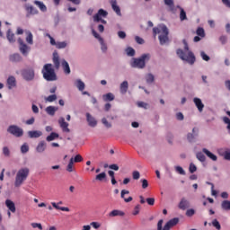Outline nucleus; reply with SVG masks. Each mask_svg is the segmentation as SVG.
Returning a JSON list of instances; mask_svg holds the SVG:
<instances>
[{
  "mask_svg": "<svg viewBox=\"0 0 230 230\" xmlns=\"http://www.w3.org/2000/svg\"><path fill=\"white\" fill-rule=\"evenodd\" d=\"M140 210H141V206L137 205V206L134 208V210H133L132 215H134V216L139 215V211H140Z\"/></svg>",
  "mask_w": 230,
  "mask_h": 230,
  "instance_id": "052dcab7",
  "label": "nucleus"
},
{
  "mask_svg": "<svg viewBox=\"0 0 230 230\" xmlns=\"http://www.w3.org/2000/svg\"><path fill=\"white\" fill-rule=\"evenodd\" d=\"M67 46V43L66 41L57 42L56 48L58 49H64Z\"/></svg>",
  "mask_w": 230,
  "mask_h": 230,
  "instance_id": "58836bf2",
  "label": "nucleus"
},
{
  "mask_svg": "<svg viewBox=\"0 0 230 230\" xmlns=\"http://www.w3.org/2000/svg\"><path fill=\"white\" fill-rule=\"evenodd\" d=\"M104 102H112L114 101V95L111 93H106L102 96Z\"/></svg>",
  "mask_w": 230,
  "mask_h": 230,
  "instance_id": "72a5a7b5",
  "label": "nucleus"
},
{
  "mask_svg": "<svg viewBox=\"0 0 230 230\" xmlns=\"http://www.w3.org/2000/svg\"><path fill=\"white\" fill-rule=\"evenodd\" d=\"M212 226H213V227H216L217 230H221L222 229V226H220V222H218L217 219H214L212 221Z\"/></svg>",
  "mask_w": 230,
  "mask_h": 230,
  "instance_id": "a19ab883",
  "label": "nucleus"
},
{
  "mask_svg": "<svg viewBox=\"0 0 230 230\" xmlns=\"http://www.w3.org/2000/svg\"><path fill=\"white\" fill-rule=\"evenodd\" d=\"M101 17H107L109 15V13L103 9H100L97 13Z\"/></svg>",
  "mask_w": 230,
  "mask_h": 230,
  "instance_id": "4d7b16f0",
  "label": "nucleus"
},
{
  "mask_svg": "<svg viewBox=\"0 0 230 230\" xmlns=\"http://www.w3.org/2000/svg\"><path fill=\"white\" fill-rule=\"evenodd\" d=\"M52 207L55 208V209H58L59 211H66L69 212V208L67 207H60L58 206V203L52 202Z\"/></svg>",
  "mask_w": 230,
  "mask_h": 230,
  "instance_id": "2f4dec72",
  "label": "nucleus"
},
{
  "mask_svg": "<svg viewBox=\"0 0 230 230\" xmlns=\"http://www.w3.org/2000/svg\"><path fill=\"white\" fill-rule=\"evenodd\" d=\"M28 136L29 137H31V139L40 137V136H42V131H39V130L28 131Z\"/></svg>",
  "mask_w": 230,
  "mask_h": 230,
  "instance_id": "aec40b11",
  "label": "nucleus"
},
{
  "mask_svg": "<svg viewBox=\"0 0 230 230\" xmlns=\"http://www.w3.org/2000/svg\"><path fill=\"white\" fill-rule=\"evenodd\" d=\"M203 154L207 155V157H209L212 161H217V157L213 153H211L209 150L203 148L202 149Z\"/></svg>",
  "mask_w": 230,
  "mask_h": 230,
  "instance_id": "b1692460",
  "label": "nucleus"
},
{
  "mask_svg": "<svg viewBox=\"0 0 230 230\" xmlns=\"http://www.w3.org/2000/svg\"><path fill=\"white\" fill-rule=\"evenodd\" d=\"M193 102H194L199 112H202V111H204V103H202V100H200V98L195 97L193 99Z\"/></svg>",
  "mask_w": 230,
  "mask_h": 230,
  "instance_id": "dca6fc26",
  "label": "nucleus"
},
{
  "mask_svg": "<svg viewBox=\"0 0 230 230\" xmlns=\"http://www.w3.org/2000/svg\"><path fill=\"white\" fill-rule=\"evenodd\" d=\"M128 193H130V191H128L127 190H121L120 197H121V199H124L125 202H132V197H128V199H125V195H128Z\"/></svg>",
  "mask_w": 230,
  "mask_h": 230,
  "instance_id": "c756f323",
  "label": "nucleus"
},
{
  "mask_svg": "<svg viewBox=\"0 0 230 230\" xmlns=\"http://www.w3.org/2000/svg\"><path fill=\"white\" fill-rule=\"evenodd\" d=\"M109 217H125V212L114 209L111 212H110Z\"/></svg>",
  "mask_w": 230,
  "mask_h": 230,
  "instance_id": "a878e982",
  "label": "nucleus"
},
{
  "mask_svg": "<svg viewBox=\"0 0 230 230\" xmlns=\"http://www.w3.org/2000/svg\"><path fill=\"white\" fill-rule=\"evenodd\" d=\"M18 43L20 46L19 48H20L21 53L26 57L28 53H30V50L31 49V48H30V46H28L26 43H24V40H22V39L21 38L18 39Z\"/></svg>",
  "mask_w": 230,
  "mask_h": 230,
  "instance_id": "6e6552de",
  "label": "nucleus"
},
{
  "mask_svg": "<svg viewBox=\"0 0 230 230\" xmlns=\"http://www.w3.org/2000/svg\"><path fill=\"white\" fill-rule=\"evenodd\" d=\"M146 83L147 84H152L155 80V77H154V75L152 74H148L146 76Z\"/></svg>",
  "mask_w": 230,
  "mask_h": 230,
  "instance_id": "8fccbe9b",
  "label": "nucleus"
},
{
  "mask_svg": "<svg viewBox=\"0 0 230 230\" xmlns=\"http://www.w3.org/2000/svg\"><path fill=\"white\" fill-rule=\"evenodd\" d=\"M126 52L128 57H134L136 55V50L130 47L126 49Z\"/></svg>",
  "mask_w": 230,
  "mask_h": 230,
  "instance_id": "79ce46f5",
  "label": "nucleus"
},
{
  "mask_svg": "<svg viewBox=\"0 0 230 230\" xmlns=\"http://www.w3.org/2000/svg\"><path fill=\"white\" fill-rule=\"evenodd\" d=\"M86 121L88 122L89 127L94 128L98 125V121L93 115H91V113H86Z\"/></svg>",
  "mask_w": 230,
  "mask_h": 230,
  "instance_id": "f8f14e48",
  "label": "nucleus"
},
{
  "mask_svg": "<svg viewBox=\"0 0 230 230\" xmlns=\"http://www.w3.org/2000/svg\"><path fill=\"white\" fill-rule=\"evenodd\" d=\"M189 172L190 173H195V172H197V165L191 163L189 167Z\"/></svg>",
  "mask_w": 230,
  "mask_h": 230,
  "instance_id": "5fc2aeb1",
  "label": "nucleus"
},
{
  "mask_svg": "<svg viewBox=\"0 0 230 230\" xmlns=\"http://www.w3.org/2000/svg\"><path fill=\"white\" fill-rule=\"evenodd\" d=\"M74 163H82V161H84V157H82L81 155H76L74 158H73Z\"/></svg>",
  "mask_w": 230,
  "mask_h": 230,
  "instance_id": "603ef678",
  "label": "nucleus"
},
{
  "mask_svg": "<svg viewBox=\"0 0 230 230\" xmlns=\"http://www.w3.org/2000/svg\"><path fill=\"white\" fill-rule=\"evenodd\" d=\"M112 10L117 13V15L121 16V9L118 5V2L116 0H111V2Z\"/></svg>",
  "mask_w": 230,
  "mask_h": 230,
  "instance_id": "f3484780",
  "label": "nucleus"
},
{
  "mask_svg": "<svg viewBox=\"0 0 230 230\" xmlns=\"http://www.w3.org/2000/svg\"><path fill=\"white\" fill-rule=\"evenodd\" d=\"M21 152L22 154H27V152H30V146H28V144H23L21 146Z\"/></svg>",
  "mask_w": 230,
  "mask_h": 230,
  "instance_id": "37998d69",
  "label": "nucleus"
},
{
  "mask_svg": "<svg viewBox=\"0 0 230 230\" xmlns=\"http://www.w3.org/2000/svg\"><path fill=\"white\" fill-rule=\"evenodd\" d=\"M107 177V174L105 172H101L96 175L95 179L96 181H103Z\"/></svg>",
  "mask_w": 230,
  "mask_h": 230,
  "instance_id": "49530a36",
  "label": "nucleus"
},
{
  "mask_svg": "<svg viewBox=\"0 0 230 230\" xmlns=\"http://www.w3.org/2000/svg\"><path fill=\"white\" fill-rule=\"evenodd\" d=\"M196 33L199 37L204 38L206 37V32L204 31V28L199 27L196 31Z\"/></svg>",
  "mask_w": 230,
  "mask_h": 230,
  "instance_id": "4c0bfd02",
  "label": "nucleus"
},
{
  "mask_svg": "<svg viewBox=\"0 0 230 230\" xmlns=\"http://www.w3.org/2000/svg\"><path fill=\"white\" fill-rule=\"evenodd\" d=\"M182 43L184 44V50L178 49L176 53L181 60L187 62L190 66H193L197 60L195 54L190 50V47L188 46V41H186V40H183Z\"/></svg>",
  "mask_w": 230,
  "mask_h": 230,
  "instance_id": "f257e3e1",
  "label": "nucleus"
},
{
  "mask_svg": "<svg viewBox=\"0 0 230 230\" xmlns=\"http://www.w3.org/2000/svg\"><path fill=\"white\" fill-rule=\"evenodd\" d=\"M138 107H141L142 109H146L148 107V104L143 102H137Z\"/></svg>",
  "mask_w": 230,
  "mask_h": 230,
  "instance_id": "338daca9",
  "label": "nucleus"
},
{
  "mask_svg": "<svg viewBox=\"0 0 230 230\" xmlns=\"http://www.w3.org/2000/svg\"><path fill=\"white\" fill-rule=\"evenodd\" d=\"M154 35H157V33H160L158 39L160 41V44L163 46L164 44H166L168 42V27L166 25H162L160 27H155L153 29Z\"/></svg>",
  "mask_w": 230,
  "mask_h": 230,
  "instance_id": "7ed1b4c3",
  "label": "nucleus"
},
{
  "mask_svg": "<svg viewBox=\"0 0 230 230\" xmlns=\"http://www.w3.org/2000/svg\"><path fill=\"white\" fill-rule=\"evenodd\" d=\"M196 157L198 160L200 161V163H205L206 162V155L202 152H198L196 154Z\"/></svg>",
  "mask_w": 230,
  "mask_h": 230,
  "instance_id": "e433bc0d",
  "label": "nucleus"
},
{
  "mask_svg": "<svg viewBox=\"0 0 230 230\" xmlns=\"http://www.w3.org/2000/svg\"><path fill=\"white\" fill-rule=\"evenodd\" d=\"M41 73L47 82H55L57 80V73H55L52 64H45Z\"/></svg>",
  "mask_w": 230,
  "mask_h": 230,
  "instance_id": "f03ea898",
  "label": "nucleus"
},
{
  "mask_svg": "<svg viewBox=\"0 0 230 230\" xmlns=\"http://www.w3.org/2000/svg\"><path fill=\"white\" fill-rule=\"evenodd\" d=\"M61 66L63 67V71L65 75H71V68L69 67V63L66 61V59H63L61 62Z\"/></svg>",
  "mask_w": 230,
  "mask_h": 230,
  "instance_id": "a211bd4d",
  "label": "nucleus"
},
{
  "mask_svg": "<svg viewBox=\"0 0 230 230\" xmlns=\"http://www.w3.org/2000/svg\"><path fill=\"white\" fill-rule=\"evenodd\" d=\"M46 146V142L44 140L40 141L36 147V152H38L39 154H42V152H45Z\"/></svg>",
  "mask_w": 230,
  "mask_h": 230,
  "instance_id": "6ab92c4d",
  "label": "nucleus"
},
{
  "mask_svg": "<svg viewBox=\"0 0 230 230\" xmlns=\"http://www.w3.org/2000/svg\"><path fill=\"white\" fill-rule=\"evenodd\" d=\"M5 206L9 209V211H11V213H15V211H17V208H15V203L12 201V199H6Z\"/></svg>",
  "mask_w": 230,
  "mask_h": 230,
  "instance_id": "ddd939ff",
  "label": "nucleus"
},
{
  "mask_svg": "<svg viewBox=\"0 0 230 230\" xmlns=\"http://www.w3.org/2000/svg\"><path fill=\"white\" fill-rule=\"evenodd\" d=\"M163 219H160L157 223V230H163Z\"/></svg>",
  "mask_w": 230,
  "mask_h": 230,
  "instance_id": "774afa93",
  "label": "nucleus"
},
{
  "mask_svg": "<svg viewBox=\"0 0 230 230\" xmlns=\"http://www.w3.org/2000/svg\"><path fill=\"white\" fill-rule=\"evenodd\" d=\"M141 182L143 190H146V188H148V181L146 179H143L141 180Z\"/></svg>",
  "mask_w": 230,
  "mask_h": 230,
  "instance_id": "0e129e2a",
  "label": "nucleus"
},
{
  "mask_svg": "<svg viewBox=\"0 0 230 230\" xmlns=\"http://www.w3.org/2000/svg\"><path fill=\"white\" fill-rule=\"evenodd\" d=\"M175 170L178 173H180V175H186V172L184 171V169H182V167L176 166Z\"/></svg>",
  "mask_w": 230,
  "mask_h": 230,
  "instance_id": "6e6d98bb",
  "label": "nucleus"
},
{
  "mask_svg": "<svg viewBox=\"0 0 230 230\" xmlns=\"http://www.w3.org/2000/svg\"><path fill=\"white\" fill-rule=\"evenodd\" d=\"M146 200L149 206H154L155 204V199L154 198H147Z\"/></svg>",
  "mask_w": 230,
  "mask_h": 230,
  "instance_id": "680f3d73",
  "label": "nucleus"
},
{
  "mask_svg": "<svg viewBox=\"0 0 230 230\" xmlns=\"http://www.w3.org/2000/svg\"><path fill=\"white\" fill-rule=\"evenodd\" d=\"M102 123L106 127V128H111V127H112V124H111V122H109L105 118H102Z\"/></svg>",
  "mask_w": 230,
  "mask_h": 230,
  "instance_id": "de8ad7c7",
  "label": "nucleus"
},
{
  "mask_svg": "<svg viewBox=\"0 0 230 230\" xmlns=\"http://www.w3.org/2000/svg\"><path fill=\"white\" fill-rule=\"evenodd\" d=\"M59 127L62 128L63 132L69 133L71 132V129H69V123L66 122V119L61 117L58 119Z\"/></svg>",
  "mask_w": 230,
  "mask_h": 230,
  "instance_id": "9d476101",
  "label": "nucleus"
},
{
  "mask_svg": "<svg viewBox=\"0 0 230 230\" xmlns=\"http://www.w3.org/2000/svg\"><path fill=\"white\" fill-rule=\"evenodd\" d=\"M46 112L49 114V116H55V112L58 111V107L56 106H49L46 108Z\"/></svg>",
  "mask_w": 230,
  "mask_h": 230,
  "instance_id": "4be33fe9",
  "label": "nucleus"
},
{
  "mask_svg": "<svg viewBox=\"0 0 230 230\" xmlns=\"http://www.w3.org/2000/svg\"><path fill=\"white\" fill-rule=\"evenodd\" d=\"M7 132L14 136V137H22L24 136V130L18 126L11 125L7 128Z\"/></svg>",
  "mask_w": 230,
  "mask_h": 230,
  "instance_id": "423d86ee",
  "label": "nucleus"
},
{
  "mask_svg": "<svg viewBox=\"0 0 230 230\" xmlns=\"http://www.w3.org/2000/svg\"><path fill=\"white\" fill-rule=\"evenodd\" d=\"M6 37H7V40H9L11 44H13V42H15V34L13 33L12 30L7 31Z\"/></svg>",
  "mask_w": 230,
  "mask_h": 230,
  "instance_id": "393cba45",
  "label": "nucleus"
},
{
  "mask_svg": "<svg viewBox=\"0 0 230 230\" xmlns=\"http://www.w3.org/2000/svg\"><path fill=\"white\" fill-rule=\"evenodd\" d=\"M187 217H193L195 215V210L193 208H190L186 211Z\"/></svg>",
  "mask_w": 230,
  "mask_h": 230,
  "instance_id": "69168bd1",
  "label": "nucleus"
},
{
  "mask_svg": "<svg viewBox=\"0 0 230 230\" xmlns=\"http://www.w3.org/2000/svg\"><path fill=\"white\" fill-rule=\"evenodd\" d=\"M34 4H36V6H39V8L41 12H47L48 11V7H46V4H44V3H42L39 0H35Z\"/></svg>",
  "mask_w": 230,
  "mask_h": 230,
  "instance_id": "cd10ccee",
  "label": "nucleus"
},
{
  "mask_svg": "<svg viewBox=\"0 0 230 230\" xmlns=\"http://www.w3.org/2000/svg\"><path fill=\"white\" fill-rule=\"evenodd\" d=\"M30 175V169L27 167L20 169L15 177L14 186L15 188H19L22 186V184L28 179V176Z\"/></svg>",
  "mask_w": 230,
  "mask_h": 230,
  "instance_id": "20e7f679",
  "label": "nucleus"
},
{
  "mask_svg": "<svg viewBox=\"0 0 230 230\" xmlns=\"http://www.w3.org/2000/svg\"><path fill=\"white\" fill-rule=\"evenodd\" d=\"M31 227H33V229H40L42 230V224L40 223H31Z\"/></svg>",
  "mask_w": 230,
  "mask_h": 230,
  "instance_id": "bf43d9fd",
  "label": "nucleus"
},
{
  "mask_svg": "<svg viewBox=\"0 0 230 230\" xmlns=\"http://www.w3.org/2000/svg\"><path fill=\"white\" fill-rule=\"evenodd\" d=\"M25 12L26 17L30 19L32 15H37L39 13V10L35 8L33 5L25 4Z\"/></svg>",
  "mask_w": 230,
  "mask_h": 230,
  "instance_id": "1a4fd4ad",
  "label": "nucleus"
},
{
  "mask_svg": "<svg viewBox=\"0 0 230 230\" xmlns=\"http://www.w3.org/2000/svg\"><path fill=\"white\" fill-rule=\"evenodd\" d=\"M221 208L224 211H230V200L225 199L221 202Z\"/></svg>",
  "mask_w": 230,
  "mask_h": 230,
  "instance_id": "c85d7f7f",
  "label": "nucleus"
},
{
  "mask_svg": "<svg viewBox=\"0 0 230 230\" xmlns=\"http://www.w3.org/2000/svg\"><path fill=\"white\" fill-rule=\"evenodd\" d=\"M223 121H224V123H226L227 125L226 128L229 130V128H230V119H229V117H224Z\"/></svg>",
  "mask_w": 230,
  "mask_h": 230,
  "instance_id": "e2e57ef3",
  "label": "nucleus"
},
{
  "mask_svg": "<svg viewBox=\"0 0 230 230\" xmlns=\"http://www.w3.org/2000/svg\"><path fill=\"white\" fill-rule=\"evenodd\" d=\"M73 164H75V161L73 160V157L70 159L67 166H66V171L71 172H73Z\"/></svg>",
  "mask_w": 230,
  "mask_h": 230,
  "instance_id": "ea45409f",
  "label": "nucleus"
},
{
  "mask_svg": "<svg viewBox=\"0 0 230 230\" xmlns=\"http://www.w3.org/2000/svg\"><path fill=\"white\" fill-rule=\"evenodd\" d=\"M200 57L203 60H205V62H209V60H210L209 56H208V54H206V52H204V51L200 52Z\"/></svg>",
  "mask_w": 230,
  "mask_h": 230,
  "instance_id": "09e8293b",
  "label": "nucleus"
},
{
  "mask_svg": "<svg viewBox=\"0 0 230 230\" xmlns=\"http://www.w3.org/2000/svg\"><path fill=\"white\" fill-rule=\"evenodd\" d=\"M128 91V82L123 81L120 84V93L121 94H126V93Z\"/></svg>",
  "mask_w": 230,
  "mask_h": 230,
  "instance_id": "5701e85b",
  "label": "nucleus"
},
{
  "mask_svg": "<svg viewBox=\"0 0 230 230\" xmlns=\"http://www.w3.org/2000/svg\"><path fill=\"white\" fill-rule=\"evenodd\" d=\"M92 33H93V37L95 39H98V40L100 42H103V38H102V36H100V34H98V32H96V31H94V29L92 30Z\"/></svg>",
  "mask_w": 230,
  "mask_h": 230,
  "instance_id": "c03bdc74",
  "label": "nucleus"
},
{
  "mask_svg": "<svg viewBox=\"0 0 230 230\" xmlns=\"http://www.w3.org/2000/svg\"><path fill=\"white\" fill-rule=\"evenodd\" d=\"M3 154L5 155V157H10V149L8 146H4L3 147Z\"/></svg>",
  "mask_w": 230,
  "mask_h": 230,
  "instance_id": "13d9d810",
  "label": "nucleus"
},
{
  "mask_svg": "<svg viewBox=\"0 0 230 230\" xmlns=\"http://www.w3.org/2000/svg\"><path fill=\"white\" fill-rule=\"evenodd\" d=\"M53 64L55 66V69H60V57L58 56V52L53 53Z\"/></svg>",
  "mask_w": 230,
  "mask_h": 230,
  "instance_id": "4468645a",
  "label": "nucleus"
},
{
  "mask_svg": "<svg viewBox=\"0 0 230 230\" xmlns=\"http://www.w3.org/2000/svg\"><path fill=\"white\" fill-rule=\"evenodd\" d=\"M146 60H150V54H143L140 58H133V62H131V67H137V69H144L145 66H146Z\"/></svg>",
  "mask_w": 230,
  "mask_h": 230,
  "instance_id": "39448f33",
  "label": "nucleus"
},
{
  "mask_svg": "<svg viewBox=\"0 0 230 230\" xmlns=\"http://www.w3.org/2000/svg\"><path fill=\"white\" fill-rule=\"evenodd\" d=\"M220 155H223L224 159H226V161H230V150H226L224 152V149H219L218 150Z\"/></svg>",
  "mask_w": 230,
  "mask_h": 230,
  "instance_id": "bb28decb",
  "label": "nucleus"
},
{
  "mask_svg": "<svg viewBox=\"0 0 230 230\" xmlns=\"http://www.w3.org/2000/svg\"><path fill=\"white\" fill-rule=\"evenodd\" d=\"M75 86L77 87V89H78L79 91H84V89H85V84H84L82 80L77 79V80L75 82Z\"/></svg>",
  "mask_w": 230,
  "mask_h": 230,
  "instance_id": "7c9ffc66",
  "label": "nucleus"
},
{
  "mask_svg": "<svg viewBox=\"0 0 230 230\" xmlns=\"http://www.w3.org/2000/svg\"><path fill=\"white\" fill-rule=\"evenodd\" d=\"M22 76L24 78L27 82H31L33 78H35V71L31 68H27L22 71Z\"/></svg>",
  "mask_w": 230,
  "mask_h": 230,
  "instance_id": "0eeeda50",
  "label": "nucleus"
},
{
  "mask_svg": "<svg viewBox=\"0 0 230 230\" xmlns=\"http://www.w3.org/2000/svg\"><path fill=\"white\" fill-rule=\"evenodd\" d=\"M46 102H49V103L55 102L57 100V95L52 94L45 98Z\"/></svg>",
  "mask_w": 230,
  "mask_h": 230,
  "instance_id": "a18cd8bd",
  "label": "nucleus"
},
{
  "mask_svg": "<svg viewBox=\"0 0 230 230\" xmlns=\"http://www.w3.org/2000/svg\"><path fill=\"white\" fill-rule=\"evenodd\" d=\"M7 85L8 89H13V87L17 86V80H15V77L13 75L8 77Z\"/></svg>",
  "mask_w": 230,
  "mask_h": 230,
  "instance_id": "2eb2a0df",
  "label": "nucleus"
},
{
  "mask_svg": "<svg viewBox=\"0 0 230 230\" xmlns=\"http://www.w3.org/2000/svg\"><path fill=\"white\" fill-rule=\"evenodd\" d=\"M164 4H166V6H169V8H171V10H173L174 4H173V0H164Z\"/></svg>",
  "mask_w": 230,
  "mask_h": 230,
  "instance_id": "3c124183",
  "label": "nucleus"
},
{
  "mask_svg": "<svg viewBox=\"0 0 230 230\" xmlns=\"http://www.w3.org/2000/svg\"><path fill=\"white\" fill-rule=\"evenodd\" d=\"M10 61L11 62H20L21 60V55L19 54H13L10 56Z\"/></svg>",
  "mask_w": 230,
  "mask_h": 230,
  "instance_id": "c9c22d12",
  "label": "nucleus"
},
{
  "mask_svg": "<svg viewBox=\"0 0 230 230\" xmlns=\"http://www.w3.org/2000/svg\"><path fill=\"white\" fill-rule=\"evenodd\" d=\"M179 209H182V211H186L188 208H190V201L186 199V198H182L178 205Z\"/></svg>",
  "mask_w": 230,
  "mask_h": 230,
  "instance_id": "9b49d317",
  "label": "nucleus"
},
{
  "mask_svg": "<svg viewBox=\"0 0 230 230\" xmlns=\"http://www.w3.org/2000/svg\"><path fill=\"white\" fill-rule=\"evenodd\" d=\"M57 138H58V133L52 132L49 136L47 137L46 140L50 142L55 141Z\"/></svg>",
  "mask_w": 230,
  "mask_h": 230,
  "instance_id": "f704fd0d",
  "label": "nucleus"
},
{
  "mask_svg": "<svg viewBox=\"0 0 230 230\" xmlns=\"http://www.w3.org/2000/svg\"><path fill=\"white\" fill-rule=\"evenodd\" d=\"M132 177H133L134 181H137V180H139V177H141V173H139V171H134L132 172Z\"/></svg>",
  "mask_w": 230,
  "mask_h": 230,
  "instance_id": "864d4df0",
  "label": "nucleus"
},
{
  "mask_svg": "<svg viewBox=\"0 0 230 230\" xmlns=\"http://www.w3.org/2000/svg\"><path fill=\"white\" fill-rule=\"evenodd\" d=\"M180 8V21H186L188 16H186V11L183 8L178 6Z\"/></svg>",
  "mask_w": 230,
  "mask_h": 230,
  "instance_id": "473e14b6",
  "label": "nucleus"
},
{
  "mask_svg": "<svg viewBox=\"0 0 230 230\" xmlns=\"http://www.w3.org/2000/svg\"><path fill=\"white\" fill-rule=\"evenodd\" d=\"M25 34H26L25 40L27 44H30V46L33 45V34L31 33V31H25Z\"/></svg>",
  "mask_w": 230,
  "mask_h": 230,
  "instance_id": "412c9836",
  "label": "nucleus"
}]
</instances>
